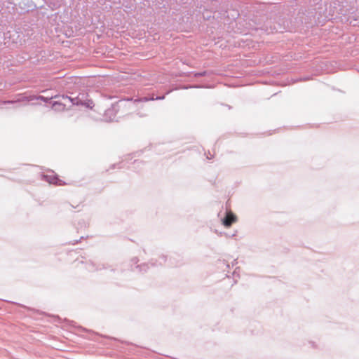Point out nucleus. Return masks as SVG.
Listing matches in <instances>:
<instances>
[{"label": "nucleus", "instance_id": "1", "mask_svg": "<svg viewBox=\"0 0 359 359\" xmlns=\"http://www.w3.org/2000/svg\"><path fill=\"white\" fill-rule=\"evenodd\" d=\"M55 97H61L62 100H69L73 105L84 106L86 108L92 109L94 107V103L91 99L88 98V93L82 92L79 93L76 97H72L62 95V96H55Z\"/></svg>", "mask_w": 359, "mask_h": 359}, {"label": "nucleus", "instance_id": "2", "mask_svg": "<svg viewBox=\"0 0 359 359\" xmlns=\"http://www.w3.org/2000/svg\"><path fill=\"white\" fill-rule=\"evenodd\" d=\"M4 39L8 43H21V33L15 29L11 28L4 34Z\"/></svg>", "mask_w": 359, "mask_h": 359}, {"label": "nucleus", "instance_id": "3", "mask_svg": "<svg viewBox=\"0 0 359 359\" xmlns=\"http://www.w3.org/2000/svg\"><path fill=\"white\" fill-rule=\"evenodd\" d=\"M122 101H119L115 104H112L111 107L107 109L104 114V119L107 122L113 121L116 119L117 108L120 107L119 103Z\"/></svg>", "mask_w": 359, "mask_h": 359}, {"label": "nucleus", "instance_id": "4", "mask_svg": "<svg viewBox=\"0 0 359 359\" xmlns=\"http://www.w3.org/2000/svg\"><path fill=\"white\" fill-rule=\"evenodd\" d=\"M34 100H43L44 102H48L49 100H50V98L46 97H43L41 95H39L37 97H36V96H29V97L23 96L21 98H18L17 100H8V101L4 102V103L13 104V103L24 102V101H26V102L32 101Z\"/></svg>", "mask_w": 359, "mask_h": 359}, {"label": "nucleus", "instance_id": "5", "mask_svg": "<svg viewBox=\"0 0 359 359\" xmlns=\"http://www.w3.org/2000/svg\"><path fill=\"white\" fill-rule=\"evenodd\" d=\"M236 220V215L231 211H226L225 217L222 219L223 225L226 227H229Z\"/></svg>", "mask_w": 359, "mask_h": 359}, {"label": "nucleus", "instance_id": "6", "mask_svg": "<svg viewBox=\"0 0 359 359\" xmlns=\"http://www.w3.org/2000/svg\"><path fill=\"white\" fill-rule=\"evenodd\" d=\"M43 178L50 184H53L56 185H61V180L57 177V176H51V175H43Z\"/></svg>", "mask_w": 359, "mask_h": 359}, {"label": "nucleus", "instance_id": "7", "mask_svg": "<svg viewBox=\"0 0 359 359\" xmlns=\"http://www.w3.org/2000/svg\"><path fill=\"white\" fill-rule=\"evenodd\" d=\"M52 108L55 111H64L65 109V104L61 101H54L52 102Z\"/></svg>", "mask_w": 359, "mask_h": 359}, {"label": "nucleus", "instance_id": "8", "mask_svg": "<svg viewBox=\"0 0 359 359\" xmlns=\"http://www.w3.org/2000/svg\"><path fill=\"white\" fill-rule=\"evenodd\" d=\"M86 268L89 271H95L97 270H101L102 269H106V266H104V264H102V266H100V265L95 266V265L93 262H91L90 264H88V266Z\"/></svg>", "mask_w": 359, "mask_h": 359}, {"label": "nucleus", "instance_id": "9", "mask_svg": "<svg viewBox=\"0 0 359 359\" xmlns=\"http://www.w3.org/2000/svg\"><path fill=\"white\" fill-rule=\"evenodd\" d=\"M122 102L119 103V105L121 106V104H124V106H126V103L128 104L129 105V107L133 106L135 104V102H140V99L139 100H135L134 101H133V99H130V98H128L127 100H121Z\"/></svg>", "mask_w": 359, "mask_h": 359}, {"label": "nucleus", "instance_id": "10", "mask_svg": "<svg viewBox=\"0 0 359 359\" xmlns=\"http://www.w3.org/2000/svg\"><path fill=\"white\" fill-rule=\"evenodd\" d=\"M165 98V95H163V96H157L156 97H143L142 98L140 99V101L141 102H147V101H149V100H163Z\"/></svg>", "mask_w": 359, "mask_h": 359}, {"label": "nucleus", "instance_id": "11", "mask_svg": "<svg viewBox=\"0 0 359 359\" xmlns=\"http://www.w3.org/2000/svg\"><path fill=\"white\" fill-rule=\"evenodd\" d=\"M136 268H139L140 271H147V270L149 269V266L147 264H143L137 266Z\"/></svg>", "mask_w": 359, "mask_h": 359}, {"label": "nucleus", "instance_id": "12", "mask_svg": "<svg viewBox=\"0 0 359 359\" xmlns=\"http://www.w3.org/2000/svg\"><path fill=\"white\" fill-rule=\"evenodd\" d=\"M207 75H208V72L207 71H203V72L194 73V76L195 77H201V76H207Z\"/></svg>", "mask_w": 359, "mask_h": 359}, {"label": "nucleus", "instance_id": "13", "mask_svg": "<svg viewBox=\"0 0 359 359\" xmlns=\"http://www.w3.org/2000/svg\"><path fill=\"white\" fill-rule=\"evenodd\" d=\"M189 88H199V86H189ZM184 89H188L189 87L186 86V87H184Z\"/></svg>", "mask_w": 359, "mask_h": 359}, {"label": "nucleus", "instance_id": "14", "mask_svg": "<svg viewBox=\"0 0 359 359\" xmlns=\"http://www.w3.org/2000/svg\"><path fill=\"white\" fill-rule=\"evenodd\" d=\"M139 115V116L140 117H143V116H145L146 114H137Z\"/></svg>", "mask_w": 359, "mask_h": 359}, {"label": "nucleus", "instance_id": "15", "mask_svg": "<svg viewBox=\"0 0 359 359\" xmlns=\"http://www.w3.org/2000/svg\"><path fill=\"white\" fill-rule=\"evenodd\" d=\"M133 260L135 262V263L137 262V258H135Z\"/></svg>", "mask_w": 359, "mask_h": 359}, {"label": "nucleus", "instance_id": "16", "mask_svg": "<svg viewBox=\"0 0 359 359\" xmlns=\"http://www.w3.org/2000/svg\"><path fill=\"white\" fill-rule=\"evenodd\" d=\"M116 165H117L114 164V165H112V167H113V168H115Z\"/></svg>", "mask_w": 359, "mask_h": 359}]
</instances>
